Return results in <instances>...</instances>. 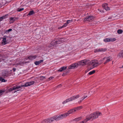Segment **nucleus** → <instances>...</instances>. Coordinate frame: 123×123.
Segmentation results:
<instances>
[{
	"label": "nucleus",
	"mask_w": 123,
	"mask_h": 123,
	"mask_svg": "<svg viewBox=\"0 0 123 123\" xmlns=\"http://www.w3.org/2000/svg\"><path fill=\"white\" fill-rule=\"evenodd\" d=\"M67 68V67H62L59 69L58 71H59L60 72H62L63 71L65 70Z\"/></svg>",
	"instance_id": "4be33fe9"
},
{
	"label": "nucleus",
	"mask_w": 123,
	"mask_h": 123,
	"mask_svg": "<svg viewBox=\"0 0 123 123\" xmlns=\"http://www.w3.org/2000/svg\"><path fill=\"white\" fill-rule=\"evenodd\" d=\"M87 97V96H86L83 97L79 101V103H81V101L83 100L85 98H86Z\"/></svg>",
	"instance_id": "2f4dec72"
},
{
	"label": "nucleus",
	"mask_w": 123,
	"mask_h": 123,
	"mask_svg": "<svg viewBox=\"0 0 123 123\" xmlns=\"http://www.w3.org/2000/svg\"><path fill=\"white\" fill-rule=\"evenodd\" d=\"M43 60H40L38 61H36L34 63L36 65H37L40 64L41 62H43Z\"/></svg>",
	"instance_id": "6ab92c4d"
},
{
	"label": "nucleus",
	"mask_w": 123,
	"mask_h": 123,
	"mask_svg": "<svg viewBox=\"0 0 123 123\" xmlns=\"http://www.w3.org/2000/svg\"><path fill=\"white\" fill-rule=\"evenodd\" d=\"M112 57L111 56H109L107 57H105L103 59L100 60V64H101L103 62H104V64H105L111 60H112Z\"/></svg>",
	"instance_id": "7ed1b4c3"
},
{
	"label": "nucleus",
	"mask_w": 123,
	"mask_h": 123,
	"mask_svg": "<svg viewBox=\"0 0 123 123\" xmlns=\"http://www.w3.org/2000/svg\"><path fill=\"white\" fill-rule=\"evenodd\" d=\"M51 121V119L50 118L45 120V121L47 123H50L52 122Z\"/></svg>",
	"instance_id": "a878e982"
},
{
	"label": "nucleus",
	"mask_w": 123,
	"mask_h": 123,
	"mask_svg": "<svg viewBox=\"0 0 123 123\" xmlns=\"http://www.w3.org/2000/svg\"><path fill=\"white\" fill-rule=\"evenodd\" d=\"M5 92V91L2 90H0V96H1Z\"/></svg>",
	"instance_id": "f704fd0d"
},
{
	"label": "nucleus",
	"mask_w": 123,
	"mask_h": 123,
	"mask_svg": "<svg viewBox=\"0 0 123 123\" xmlns=\"http://www.w3.org/2000/svg\"><path fill=\"white\" fill-rule=\"evenodd\" d=\"M80 97V95H76L74 96H72L70 98L71 101L74 100L75 99H77Z\"/></svg>",
	"instance_id": "2eb2a0df"
},
{
	"label": "nucleus",
	"mask_w": 123,
	"mask_h": 123,
	"mask_svg": "<svg viewBox=\"0 0 123 123\" xmlns=\"http://www.w3.org/2000/svg\"><path fill=\"white\" fill-rule=\"evenodd\" d=\"M117 32L118 34H121L122 32L123 31L121 29H119L117 31Z\"/></svg>",
	"instance_id": "e433bc0d"
},
{
	"label": "nucleus",
	"mask_w": 123,
	"mask_h": 123,
	"mask_svg": "<svg viewBox=\"0 0 123 123\" xmlns=\"http://www.w3.org/2000/svg\"><path fill=\"white\" fill-rule=\"evenodd\" d=\"M100 61L98 62L97 60H94L91 61L89 65L92 66L94 68L98 66V65L100 64Z\"/></svg>",
	"instance_id": "20e7f679"
},
{
	"label": "nucleus",
	"mask_w": 123,
	"mask_h": 123,
	"mask_svg": "<svg viewBox=\"0 0 123 123\" xmlns=\"http://www.w3.org/2000/svg\"><path fill=\"white\" fill-rule=\"evenodd\" d=\"M78 66V63H74L70 65L68 67V68L70 69H74L75 68L77 67Z\"/></svg>",
	"instance_id": "9d476101"
},
{
	"label": "nucleus",
	"mask_w": 123,
	"mask_h": 123,
	"mask_svg": "<svg viewBox=\"0 0 123 123\" xmlns=\"http://www.w3.org/2000/svg\"><path fill=\"white\" fill-rule=\"evenodd\" d=\"M21 64H20V63H17V65H21Z\"/></svg>",
	"instance_id": "37998d69"
},
{
	"label": "nucleus",
	"mask_w": 123,
	"mask_h": 123,
	"mask_svg": "<svg viewBox=\"0 0 123 123\" xmlns=\"http://www.w3.org/2000/svg\"><path fill=\"white\" fill-rule=\"evenodd\" d=\"M102 115L101 112L99 111H97L94 112L93 113L91 114L89 116L86 117V119L88 121L91 119H95L98 117V116Z\"/></svg>",
	"instance_id": "f257e3e1"
},
{
	"label": "nucleus",
	"mask_w": 123,
	"mask_h": 123,
	"mask_svg": "<svg viewBox=\"0 0 123 123\" xmlns=\"http://www.w3.org/2000/svg\"><path fill=\"white\" fill-rule=\"evenodd\" d=\"M87 61L86 60H82L79 62L78 64V65H83L87 63Z\"/></svg>",
	"instance_id": "f8f14e48"
},
{
	"label": "nucleus",
	"mask_w": 123,
	"mask_h": 123,
	"mask_svg": "<svg viewBox=\"0 0 123 123\" xmlns=\"http://www.w3.org/2000/svg\"><path fill=\"white\" fill-rule=\"evenodd\" d=\"M18 19V18H17L14 17H11L10 18V23H13L15 20H17Z\"/></svg>",
	"instance_id": "4468645a"
},
{
	"label": "nucleus",
	"mask_w": 123,
	"mask_h": 123,
	"mask_svg": "<svg viewBox=\"0 0 123 123\" xmlns=\"http://www.w3.org/2000/svg\"><path fill=\"white\" fill-rule=\"evenodd\" d=\"M34 11L32 10L31 11H30L29 12V13L28 15H31L33 14H34Z\"/></svg>",
	"instance_id": "cd10ccee"
},
{
	"label": "nucleus",
	"mask_w": 123,
	"mask_h": 123,
	"mask_svg": "<svg viewBox=\"0 0 123 123\" xmlns=\"http://www.w3.org/2000/svg\"><path fill=\"white\" fill-rule=\"evenodd\" d=\"M121 68H123V66Z\"/></svg>",
	"instance_id": "c03bdc74"
},
{
	"label": "nucleus",
	"mask_w": 123,
	"mask_h": 123,
	"mask_svg": "<svg viewBox=\"0 0 123 123\" xmlns=\"http://www.w3.org/2000/svg\"><path fill=\"white\" fill-rule=\"evenodd\" d=\"M8 14H6L5 15L2 16L0 17V21H2L3 19L6 18L8 16Z\"/></svg>",
	"instance_id": "412c9836"
},
{
	"label": "nucleus",
	"mask_w": 123,
	"mask_h": 123,
	"mask_svg": "<svg viewBox=\"0 0 123 123\" xmlns=\"http://www.w3.org/2000/svg\"><path fill=\"white\" fill-rule=\"evenodd\" d=\"M12 70L13 71V72H15V71L16 70V69L15 68H13L12 69Z\"/></svg>",
	"instance_id": "a19ab883"
},
{
	"label": "nucleus",
	"mask_w": 123,
	"mask_h": 123,
	"mask_svg": "<svg viewBox=\"0 0 123 123\" xmlns=\"http://www.w3.org/2000/svg\"><path fill=\"white\" fill-rule=\"evenodd\" d=\"M12 30V29H9L8 30H6V32H9L10 31H11Z\"/></svg>",
	"instance_id": "58836bf2"
},
{
	"label": "nucleus",
	"mask_w": 123,
	"mask_h": 123,
	"mask_svg": "<svg viewBox=\"0 0 123 123\" xmlns=\"http://www.w3.org/2000/svg\"><path fill=\"white\" fill-rule=\"evenodd\" d=\"M72 21V20H69L67 21L66 23L68 24L71 23Z\"/></svg>",
	"instance_id": "473e14b6"
},
{
	"label": "nucleus",
	"mask_w": 123,
	"mask_h": 123,
	"mask_svg": "<svg viewBox=\"0 0 123 123\" xmlns=\"http://www.w3.org/2000/svg\"><path fill=\"white\" fill-rule=\"evenodd\" d=\"M57 42H56V41H53L50 44L52 46L54 45L55 44H56Z\"/></svg>",
	"instance_id": "c85d7f7f"
},
{
	"label": "nucleus",
	"mask_w": 123,
	"mask_h": 123,
	"mask_svg": "<svg viewBox=\"0 0 123 123\" xmlns=\"http://www.w3.org/2000/svg\"><path fill=\"white\" fill-rule=\"evenodd\" d=\"M0 81L2 82H5L6 81L5 79L2 77L0 78Z\"/></svg>",
	"instance_id": "c9c22d12"
},
{
	"label": "nucleus",
	"mask_w": 123,
	"mask_h": 123,
	"mask_svg": "<svg viewBox=\"0 0 123 123\" xmlns=\"http://www.w3.org/2000/svg\"><path fill=\"white\" fill-rule=\"evenodd\" d=\"M81 119V117H79L78 118H76L74 119V120L76 121H79Z\"/></svg>",
	"instance_id": "7c9ffc66"
},
{
	"label": "nucleus",
	"mask_w": 123,
	"mask_h": 123,
	"mask_svg": "<svg viewBox=\"0 0 123 123\" xmlns=\"http://www.w3.org/2000/svg\"><path fill=\"white\" fill-rule=\"evenodd\" d=\"M68 25V24H67L66 22V23H65L64 24V25H63L62 26L60 27V28H64V27H66Z\"/></svg>",
	"instance_id": "c756f323"
},
{
	"label": "nucleus",
	"mask_w": 123,
	"mask_h": 123,
	"mask_svg": "<svg viewBox=\"0 0 123 123\" xmlns=\"http://www.w3.org/2000/svg\"><path fill=\"white\" fill-rule=\"evenodd\" d=\"M95 70H92V71L90 72L88 74L90 75H91L92 74H94V73H95Z\"/></svg>",
	"instance_id": "72a5a7b5"
},
{
	"label": "nucleus",
	"mask_w": 123,
	"mask_h": 123,
	"mask_svg": "<svg viewBox=\"0 0 123 123\" xmlns=\"http://www.w3.org/2000/svg\"><path fill=\"white\" fill-rule=\"evenodd\" d=\"M71 101L70 98L67 99L66 100L62 102V104H65Z\"/></svg>",
	"instance_id": "b1692460"
},
{
	"label": "nucleus",
	"mask_w": 123,
	"mask_h": 123,
	"mask_svg": "<svg viewBox=\"0 0 123 123\" xmlns=\"http://www.w3.org/2000/svg\"><path fill=\"white\" fill-rule=\"evenodd\" d=\"M82 108V106H80L74 108L72 109H71L68 111L67 113L68 114V116L70 114L74 113L76 111H79Z\"/></svg>",
	"instance_id": "f03ea898"
},
{
	"label": "nucleus",
	"mask_w": 123,
	"mask_h": 123,
	"mask_svg": "<svg viewBox=\"0 0 123 123\" xmlns=\"http://www.w3.org/2000/svg\"><path fill=\"white\" fill-rule=\"evenodd\" d=\"M24 8H18L17 9V11L18 12H20L22 11L23 10H24Z\"/></svg>",
	"instance_id": "4c0bfd02"
},
{
	"label": "nucleus",
	"mask_w": 123,
	"mask_h": 123,
	"mask_svg": "<svg viewBox=\"0 0 123 123\" xmlns=\"http://www.w3.org/2000/svg\"><path fill=\"white\" fill-rule=\"evenodd\" d=\"M68 114H67V113H66L60 114L58 116H57L58 120L68 116Z\"/></svg>",
	"instance_id": "423d86ee"
},
{
	"label": "nucleus",
	"mask_w": 123,
	"mask_h": 123,
	"mask_svg": "<svg viewBox=\"0 0 123 123\" xmlns=\"http://www.w3.org/2000/svg\"><path fill=\"white\" fill-rule=\"evenodd\" d=\"M117 56L123 58V50L121 51L118 55Z\"/></svg>",
	"instance_id": "5701e85b"
},
{
	"label": "nucleus",
	"mask_w": 123,
	"mask_h": 123,
	"mask_svg": "<svg viewBox=\"0 0 123 123\" xmlns=\"http://www.w3.org/2000/svg\"><path fill=\"white\" fill-rule=\"evenodd\" d=\"M43 77V78H44V77L43 76H42V77Z\"/></svg>",
	"instance_id": "a18cd8bd"
},
{
	"label": "nucleus",
	"mask_w": 123,
	"mask_h": 123,
	"mask_svg": "<svg viewBox=\"0 0 123 123\" xmlns=\"http://www.w3.org/2000/svg\"><path fill=\"white\" fill-rule=\"evenodd\" d=\"M35 82L34 81H31L29 82H28L26 83L25 84V85H21V86L22 87H27L29 86H30L31 85L34 84Z\"/></svg>",
	"instance_id": "1a4fd4ad"
},
{
	"label": "nucleus",
	"mask_w": 123,
	"mask_h": 123,
	"mask_svg": "<svg viewBox=\"0 0 123 123\" xmlns=\"http://www.w3.org/2000/svg\"><path fill=\"white\" fill-rule=\"evenodd\" d=\"M106 50V49L105 48H97L95 49L94 51L95 53L100 52H103L105 51Z\"/></svg>",
	"instance_id": "6e6552de"
},
{
	"label": "nucleus",
	"mask_w": 123,
	"mask_h": 123,
	"mask_svg": "<svg viewBox=\"0 0 123 123\" xmlns=\"http://www.w3.org/2000/svg\"><path fill=\"white\" fill-rule=\"evenodd\" d=\"M63 39H60V40L56 41V42H57L56 44H60L62 43H63Z\"/></svg>",
	"instance_id": "bb28decb"
},
{
	"label": "nucleus",
	"mask_w": 123,
	"mask_h": 123,
	"mask_svg": "<svg viewBox=\"0 0 123 123\" xmlns=\"http://www.w3.org/2000/svg\"><path fill=\"white\" fill-rule=\"evenodd\" d=\"M9 72L8 71H3L2 72V75L4 76H9Z\"/></svg>",
	"instance_id": "ddd939ff"
},
{
	"label": "nucleus",
	"mask_w": 123,
	"mask_h": 123,
	"mask_svg": "<svg viewBox=\"0 0 123 123\" xmlns=\"http://www.w3.org/2000/svg\"><path fill=\"white\" fill-rule=\"evenodd\" d=\"M53 77H50L49 79V80H51L53 78Z\"/></svg>",
	"instance_id": "ea45409f"
},
{
	"label": "nucleus",
	"mask_w": 123,
	"mask_h": 123,
	"mask_svg": "<svg viewBox=\"0 0 123 123\" xmlns=\"http://www.w3.org/2000/svg\"><path fill=\"white\" fill-rule=\"evenodd\" d=\"M37 57L36 55H31L29 56L28 58L30 60H32L35 59Z\"/></svg>",
	"instance_id": "a211bd4d"
},
{
	"label": "nucleus",
	"mask_w": 123,
	"mask_h": 123,
	"mask_svg": "<svg viewBox=\"0 0 123 123\" xmlns=\"http://www.w3.org/2000/svg\"><path fill=\"white\" fill-rule=\"evenodd\" d=\"M6 38H3L2 43L3 45H5L6 44Z\"/></svg>",
	"instance_id": "393cba45"
},
{
	"label": "nucleus",
	"mask_w": 123,
	"mask_h": 123,
	"mask_svg": "<svg viewBox=\"0 0 123 123\" xmlns=\"http://www.w3.org/2000/svg\"><path fill=\"white\" fill-rule=\"evenodd\" d=\"M21 86H14L10 88L9 89H8V91L9 92H11L14 90H16L15 91L14 93L16 92L17 91H18L20 90V89L17 90L18 89L21 88Z\"/></svg>",
	"instance_id": "39448f33"
},
{
	"label": "nucleus",
	"mask_w": 123,
	"mask_h": 123,
	"mask_svg": "<svg viewBox=\"0 0 123 123\" xmlns=\"http://www.w3.org/2000/svg\"><path fill=\"white\" fill-rule=\"evenodd\" d=\"M103 7L106 11L110 10V8L107 6V3L103 4L102 5Z\"/></svg>",
	"instance_id": "dca6fc26"
},
{
	"label": "nucleus",
	"mask_w": 123,
	"mask_h": 123,
	"mask_svg": "<svg viewBox=\"0 0 123 123\" xmlns=\"http://www.w3.org/2000/svg\"><path fill=\"white\" fill-rule=\"evenodd\" d=\"M61 84H60V85H59L58 86V87H61Z\"/></svg>",
	"instance_id": "79ce46f5"
},
{
	"label": "nucleus",
	"mask_w": 123,
	"mask_h": 123,
	"mask_svg": "<svg viewBox=\"0 0 123 123\" xmlns=\"http://www.w3.org/2000/svg\"><path fill=\"white\" fill-rule=\"evenodd\" d=\"M94 18V17L92 16H87L84 19V21L85 22L87 21H91Z\"/></svg>",
	"instance_id": "0eeeda50"
},
{
	"label": "nucleus",
	"mask_w": 123,
	"mask_h": 123,
	"mask_svg": "<svg viewBox=\"0 0 123 123\" xmlns=\"http://www.w3.org/2000/svg\"><path fill=\"white\" fill-rule=\"evenodd\" d=\"M6 1L5 0H0V4L2 5H5Z\"/></svg>",
	"instance_id": "aec40b11"
},
{
	"label": "nucleus",
	"mask_w": 123,
	"mask_h": 123,
	"mask_svg": "<svg viewBox=\"0 0 123 123\" xmlns=\"http://www.w3.org/2000/svg\"><path fill=\"white\" fill-rule=\"evenodd\" d=\"M116 40L115 38H107L105 39L104 41L105 42H109L110 41L113 42Z\"/></svg>",
	"instance_id": "9b49d317"
},
{
	"label": "nucleus",
	"mask_w": 123,
	"mask_h": 123,
	"mask_svg": "<svg viewBox=\"0 0 123 123\" xmlns=\"http://www.w3.org/2000/svg\"><path fill=\"white\" fill-rule=\"evenodd\" d=\"M50 119H51V121L52 122L53 121L55 120H56V121H58V118H57V116H55L51 117H50Z\"/></svg>",
	"instance_id": "f3484780"
}]
</instances>
